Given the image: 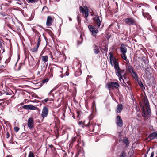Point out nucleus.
Here are the masks:
<instances>
[{
    "mask_svg": "<svg viewBox=\"0 0 157 157\" xmlns=\"http://www.w3.org/2000/svg\"><path fill=\"white\" fill-rule=\"evenodd\" d=\"M88 9L86 6L84 7V8H83L82 6L80 7V12L82 13L83 16L85 18V19L84 21V23H88V20L87 17L88 16Z\"/></svg>",
    "mask_w": 157,
    "mask_h": 157,
    "instance_id": "f257e3e1",
    "label": "nucleus"
},
{
    "mask_svg": "<svg viewBox=\"0 0 157 157\" xmlns=\"http://www.w3.org/2000/svg\"><path fill=\"white\" fill-rule=\"evenodd\" d=\"M84 124L85 126L89 127V130L91 132H93L94 131V124L91 119L89 118L85 121Z\"/></svg>",
    "mask_w": 157,
    "mask_h": 157,
    "instance_id": "f03ea898",
    "label": "nucleus"
},
{
    "mask_svg": "<svg viewBox=\"0 0 157 157\" xmlns=\"http://www.w3.org/2000/svg\"><path fill=\"white\" fill-rule=\"evenodd\" d=\"M127 69L132 75L133 78L135 79H137L138 75L135 72L134 68L132 66L130 65H128L127 67Z\"/></svg>",
    "mask_w": 157,
    "mask_h": 157,
    "instance_id": "7ed1b4c3",
    "label": "nucleus"
},
{
    "mask_svg": "<svg viewBox=\"0 0 157 157\" xmlns=\"http://www.w3.org/2000/svg\"><path fill=\"white\" fill-rule=\"evenodd\" d=\"M119 86V84L117 82H112L108 83L106 86V87H107L109 90L111 89H113L114 88H117Z\"/></svg>",
    "mask_w": 157,
    "mask_h": 157,
    "instance_id": "20e7f679",
    "label": "nucleus"
},
{
    "mask_svg": "<svg viewBox=\"0 0 157 157\" xmlns=\"http://www.w3.org/2000/svg\"><path fill=\"white\" fill-rule=\"evenodd\" d=\"M151 113L150 107L145 108L143 109V112L142 113L143 117L147 119L148 117Z\"/></svg>",
    "mask_w": 157,
    "mask_h": 157,
    "instance_id": "39448f33",
    "label": "nucleus"
},
{
    "mask_svg": "<svg viewBox=\"0 0 157 157\" xmlns=\"http://www.w3.org/2000/svg\"><path fill=\"white\" fill-rule=\"evenodd\" d=\"M93 21L94 24L96 25L97 28H99L102 21V19L100 20L99 17L98 16H96L93 18Z\"/></svg>",
    "mask_w": 157,
    "mask_h": 157,
    "instance_id": "423d86ee",
    "label": "nucleus"
},
{
    "mask_svg": "<svg viewBox=\"0 0 157 157\" xmlns=\"http://www.w3.org/2000/svg\"><path fill=\"white\" fill-rule=\"evenodd\" d=\"M88 28L91 32L92 35L94 36H96L97 33L98 32V30L94 26L91 25H89Z\"/></svg>",
    "mask_w": 157,
    "mask_h": 157,
    "instance_id": "0eeeda50",
    "label": "nucleus"
},
{
    "mask_svg": "<svg viewBox=\"0 0 157 157\" xmlns=\"http://www.w3.org/2000/svg\"><path fill=\"white\" fill-rule=\"evenodd\" d=\"M34 121L33 118H29L27 122V125L29 128L31 130H32L34 127Z\"/></svg>",
    "mask_w": 157,
    "mask_h": 157,
    "instance_id": "6e6552de",
    "label": "nucleus"
},
{
    "mask_svg": "<svg viewBox=\"0 0 157 157\" xmlns=\"http://www.w3.org/2000/svg\"><path fill=\"white\" fill-rule=\"evenodd\" d=\"M124 72V70H121L120 68L116 71L117 75L119 77V80L121 82V79H122V78L123 77L122 74H123Z\"/></svg>",
    "mask_w": 157,
    "mask_h": 157,
    "instance_id": "1a4fd4ad",
    "label": "nucleus"
},
{
    "mask_svg": "<svg viewBox=\"0 0 157 157\" xmlns=\"http://www.w3.org/2000/svg\"><path fill=\"white\" fill-rule=\"evenodd\" d=\"M116 120L117 125L120 127H122L123 124V122L121 116L119 115L117 116L116 117Z\"/></svg>",
    "mask_w": 157,
    "mask_h": 157,
    "instance_id": "9d476101",
    "label": "nucleus"
},
{
    "mask_svg": "<svg viewBox=\"0 0 157 157\" xmlns=\"http://www.w3.org/2000/svg\"><path fill=\"white\" fill-rule=\"evenodd\" d=\"M48 109L47 106H44L43 109L41 116L43 118H44L47 116L48 113Z\"/></svg>",
    "mask_w": 157,
    "mask_h": 157,
    "instance_id": "9b49d317",
    "label": "nucleus"
},
{
    "mask_svg": "<svg viewBox=\"0 0 157 157\" xmlns=\"http://www.w3.org/2000/svg\"><path fill=\"white\" fill-rule=\"evenodd\" d=\"M22 107L26 110H35L36 109V107L32 105H25Z\"/></svg>",
    "mask_w": 157,
    "mask_h": 157,
    "instance_id": "f8f14e48",
    "label": "nucleus"
},
{
    "mask_svg": "<svg viewBox=\"0 0 157 157\" xmlns=\"http://www.w3.org/2000/svg\"><path fill=\"white\" fill-rule=\"evenodd\" d=\"M125 22L128 25H134L135 24V20L131 18H128L125 19Z\"/></svg>",
    "mask_w": 157,
    "mask_h": 157,
    "instance_id": "ddd939ff",
    "label": "nucleus"
},
{
    "mask_svg": "<svg viewBox=\"0 0 157 157\" xmlns=\"http://www.w3.org/2000/svg\"><path fill=\"white\" fill-rule=\"evenodd\" d=\"M110 54L109 56V60L110 63L111 64L112 66H113V64L117 62L116 59L114 57L113 55L109 53Z\"/></svg>",
    "mask_w": 157,
    "mask_h": 157,
    "instance_id": "4468645a",
    "label": "nucleus"
},
{
    "mask_svg": "<svg viewBox=\"0 0 157 157\" xmlns=\"http://www.w3.org/2000/svg\"><path fill=\"white\" fill-rule=\"evenodd\" d=\"M52 18L51 16H48L46 21V25L47 26H50L52 23Z\"/></svg>",
    "mask_w": 157,
    "mask_h": 157,
    "instance_id": "2eb2a0df",
    "label": "nucleus"
},
{
    "mask_svg": "<svg viewBox=\"0 0 157 157\" xmlns=\"http://www.w3.org/2000/svg\"><path fill=\"white\" fill-rule=\"evenodd\" d=\"M123 109V106L122 104H120L117 105L116 110L117 113H121Z\"/></svg>",
    "mask_w": 157,
    "mask_h": 157,
    "instance_id": "dca6fc26",
    "label": "nucleus"
},
{
    "mask_svg": "<svg viewBox=\"0 0 157 157\" xmlns=\"http://www.w3.org/2000/svg\"><path fill=\"white\" fill-rule=\"evenodd\" d=\"M142 13L144 18H147V19H150L151 18V17L149 14L147 13L144 12V10L143 9H142Z\"/></svg>",
    "mask_w": 157,
    "mask_h": 157,
    "instance_id": "f3484780",
    "label": "nucleus"
},
{
    "mask_svg": "<svg viewBox=\"0 0 157 157\" xmlns=\"http://www.w3.org/2000/svg\"><path fill=\"white\" fill-rule=\"evenodd\" d=\"M120 49L122 53H126L127 52V49L123 44H121Z\"/></svg>",
    "mask_w": 157,
    "mask_h": 157,
    "instance_id": "a211bd4d",
    "label": "nucleus"
},
{
    "mask_svg": "<svg viewBox=\"0 0 157 157\" xmlns=\"http://www.w3.org/2000/svg\"><path fill=\"white\" fill-rule=\"evenodd\" d=\"M149 137L151 140L157 138V131L153 132L150 134L149 136Z\"/></svg>",
    "mask_w": 157,
    "mask_h": 157,
    "instance_id": "6ab92c4d",
    "label": "nucleus"
},
{
    "mask_svg": "<svg viewBox=\"0 0 157 157\" xmlns=\"http://www.w3.org/2000/svg\"><path fill=\"white\" fill-rule=\"evenodd\" d=\"M4 92V93L6 95H12L13 94V92L10 89L7 88L5 90H3Z\"/></svg>",
    "mask_w": 157,
    "mask_h": 157,
    "instance_id": "aec40b11",
    "label": "nucleus"
},
{
    "mask_svg": "<svg viewBox=\"0 0 157 157\" xmlns=\"http://www.w3.org/2000/svg\"><path fill=\"white\" fill-rule=\"evenodd\" d=\"M10 81V79H6L4 81H3L2 83H3L4 82L6 86H8L9 87H11L13 86V85L11 83H9Z\"/></svg>",
    "mask_w": 157,
    "mask_h": 157,
    "instance_id": "412c9836",
    "label": "nucleus"
},
{
    "mask_svg": "<svg viewBox=\"0 0 157 157\" xmlns=\"http://www.w3.org/2000/svg\"><path fill=\"white\" fill-rule=\"evenodd\" d=\"M139 78L138 77V75H137V79L135 80L138 82V84L141 88L142 89H143L144 88L145 89V87L142 84L141 81L140 80H139Z\"/></svg>",
    "mask_w": 157,
    "mask_h": 157,
    "instance_id": "4be33fe9",
    "label": "nucleus"
},
{
    "mask_svg": "<svg viewBox=\"0 0 157 157\" xmlns=\"http://www.w3.org/2000/svg\"><path fill=\"white\" fill-rule=\"evenodd\" d=\"M144 103L146 108L150 107L148 101L147 97L145 98Z\"/></svg>",
    "mask_w": 157,
    "mask_h": 157,
    "instance_id": "5701e85b",
    "label": "nucleus"
},
{
    "mask_svg": "<svg viewBox=\"0 0 157 157\" xmlns=\"http://www.w3.org/2000/svg\"><path fill=\"white\" fill-rule=\"evenodd\" d=\"M122 81L124 83L126 84L129 82V80L128 78L125 77L124 76H123V77L122 78V79H121V81Z\"/></svg>",
    "mask_w": 157,
    "mask_h": 157,
    "instance_id": "b1692460",
    "label": "nucleus"
},
{
    "mask_svg": "<svg viewBox=\"0 0 157 157\" xmlns=\"http://www.w3.org/2000/svg\"><path fill=\"white\" fill-rule=\"evenodd\" d=\"M37 36L39 37V38L37 40V45L38 46V47H39L41 41V40L40 38V36L41 35L39 32H37Z\"/></svg>",
    "mask_w": 157,
    "mask_h": 157,
    "instance_id": "393cba45",
    "label": "nucleus"
},
{
    "mask_svg": "<svg viewBox=\"0 0 157 157\" xmlns=\"http://www.w3.org/2000/svg\"><path fill=\"white\" fill-rule=\"evenodd\" d=\"M113 66L116 71L120 68L119 66L118 63L117 62L113 63Z\"/></svg>",
    "mask_w": 157,
    "mask_h": 157,
    "instance_id": "a878e982",
    "label": "nucleus"
},
{
    "mask_svg": "<svg viewBox=\"0 0 157 157\" xmlns=\"http://www.w3.org/2000/svg\"><path fill=\"white\" fill-rule=\"evenodd\" d=\"M56 67H57V66L53 64L51 66V67L50 69V72L51 73V74H52V73L53 72V69H56Z\"/></svg>",
    "mask_w": 157,
    "mask_h": 157,
    "instance_id": "bb28decb",
    "label": "nucleus"
},
{
    "mask_svg": "<svg viewBox=\"0 0 157 157\" xmlns=\"http://www.w3.org/2000/svg\"><path fill=\"white\" fill-rule=\"evenodd\" d=\"M48 56H42V60L43 62L44 63H45L48 60Z\"/></svg>",
    "mask_w": 157,
    "mask_h": 157,
    "instance_id": "cd10ccee",
    "label": "nucleus"
},
{
    "mask_svg": "<svg viewBox=\"0 0 157 157\" xmlns=\"http://www.w3.org/2000/svg\"><path fill=\"white\" fill-rule=\"evenodd\" d=\"M39 0H26L29 3L34 4L37 2Z\"/></svg>",
    "mask_w": 157,
    "mask_h": 157,
    "instance_id": "c85d7f7f",
    "label": "nucleus"
},
{
    "mask_svg": "<svg viewBox=\"0 0 157 157\" xmlns=\"http://www.w3.org/2000/svg\"><path fill=\"white\" fill-rule=\"evenodd\" d=\"M101 49L102 52L103 53L106 52L108 51L107 48L105 46L102 47Z\"/></svg>",
    "mask_w": 157,
    "mask_h": 157,
    "instance_id": "c756f323",
    "label": "nucleus"
},
{
    "mask_svg": "<svg viewBox=\"0 0 157 157\" xmlns=\"http://www.w3.org/2000/svg\"><path fill=\"white\" fill-rule=\"evenodd\" d=\"M81 74V72L80 71V70L78 69L75 73V76L77 77L80 76Z\"/></svg>",
    "mask_w": 157,
    "mask_h": 157,
    "instance_id": "7c9ffc66",
    "label": "nucleus"
},
{
    "mask_svg": "<svg viewBox=\"0 0 157 157\" xmlns=\"http://www.w3.org/2000/svg\"><path fill=\"white\" fill-rule=\"evenodd\" d=\"M14 1L16 2V3L18 4L19 5H21L23 4V2L25 1V0H13Z\"/></svg>",
    "mask_w": 157,
    "mask_h": 157,
    "instance_id": "2f4dec72",
    "label": "nucleus"
},
{
    "mask_svg": "<svg viewBox=\"0 0 157 157\" xmlns=\"http://www.w3.org/2000/svg\"><path fill=\"white\" fill-rule=\"evenodd\" d=\"M47 66V65L46 66H45L44 65H43V66H41V70H40V72L44 71L46 70Z\"/></svg>",
    "mask_w": 157,
    "mask_h": 157,
    "instance_id": "473e14b6",
    "label": "nucleus"
},
{
    "mask_svg": "<svg viewBox=\"0 0 157 157\" xmlns=\"http://www.w3.org/2000/svg\"><path fill=\"white\" fill-rule=\"evenodd\" d=\"M123 142L126 145L128 144H129L128 143V139L126 138H124L123 140Z\"/></svg>",
    "mask_w": 157,
    "mask_h": 157,
    "instance_id": "72a5a7b5",
    "label": "nucleus"
},
{
    "mask_svg": "<svg viewBox=\"0 0 157 157\" xmlns=\"http://www.w3.org/2000/svg\"><path fill=\"white\" fill-rule=\"evenodd\" d=\"M0 15L3 17L6 16V17L5 18H7V17H8V15L4 12H1L0 13Z\"/></svg>",
    "mask_w": 157,
    "mask_h": 157,
    "instance_id": "f704fd0d",
    "label": "nucleus"
},
{
    "mask_svg": "<svg viewBox=\"0 0 157 157\" xmlns=\"http://www.w3.org/2000/svg\"><path fill=\"white\" fill-rule=\"evenodd\" d=\"M122 58L124 60L126 61L127 60V57L125 53H122V54H121Z\"/></svg>",
    "mask_w": 157,
    "mask_h": 157,
    "instance_id": "c9c22d12",
    "label": "nucleus"
},
{
    "mask_svg": "<svg viewBox=\"0 0 157 157\" xmlns=\"http://www.w3.org/2000/svg\"><path fill=\"white\" fill-rule=\"evenodd\" d=\"M39 47L37 46L36 47L34 48L33 49H31V51L33 52H36L38 50Z\"/></svg>",
    "mask_w": 157,
    "mask_h": 157,
    "instance_id": "e433bc0d",
    "label": "nucleus"
},
{
    "mask_svg": "<svg viewBox=\"0 0 157 157\" xmlns=\"http://www.w3.org/2000/svg\"><path fill=\"white\" fill-rule=\"evenodd\" d=\"M77 20L78 21V24L80 23L81 21V19L80 16L78 15L77 16Z\"/></svg>",
    "mask_w": 157,
    "mask_h": 157,
    "instance_id": "4c0bfd02",
    "label": "nucleus"
},
{
    "mask_svg": "<svg viewBox=\"0 0 157 157\" xmlns=\"http://www.w3.org/2000/svg\"><path fill=\"white\" fill-rule=\"evenodd\" d=\"M126 155L125 152H122L120 155V157H126Z\"/></svg>",
    "mask_w": 157,
    "mask_h": 157,
    "instance_id": "58836bf2",
    "label": "nucleus"
},
{
    "mask_svg": "<svg viewBox=\"0 0 157 157\" xmlns=\"http://www.w3.org/2000/svg\"><path fill=\"white\" fill-rule=\"evenodd\" d=\"M93 51H94V53L95 54H97L99 53L100 52V51L99 50V49H93Z\"/></svg>",
    "mask_w": 157,
    "mask_h": 157,
    "instance_id": "ea45409f",
    "label": "nucleus"
},
{
    "mask_svg": "<svg viewBox=\"0 0 157 157\" xmlns=\"http://www.w3.org/2000/svg\"><path fill=\"white\" fill-rule=\"evenodd\" d=\"M28 157H34V155L31 151H30L28 155Z\"/></svg>",
    "mask_w": 157,
    "mask_h": 157,
    "instance_id": "a19ab883",
    "label": "nucleus"
},
{
    "mask_svg": "<svg viewBox=\"0 0 157 157\" xmlns=\"http://www.w3.org/2000/svg\"><path fill=\"white\" fill-rule=\"evenodd\" d=\"M49 79L48 78H46L42 81V83L43 84L45 83L48 82Z\"/></svg>",
    "mask_w": 157,
    "mask_h": 157,
    "instance_id": "79ce46f5",
    "label": "nucleus"
},
{
    "mask_svg": "<svg viewBox=\"0 0 157 157\" xmlns=\"http://www.w3.org/2000/svg\"><path fill=\"white\" fill-rule=\"evenodd\" d=\"M14 130L15 132H17L19 130V128L17 127H15L14 128Z\"/></svg>",
    "mask_w": 157,
    "mask_h": 157,
    "instance_id": "37998d69",
    "label": "nucleus"
},
{
    "mask_svg": "<svg viewBox=\"0 0 157 157\" xmlns=\"http://www.w3.org/2000/svg\"><path fill=\"white\" fill-rule=\"evenodd\" d=\"M135 109L137 112H139L140 110L139 106L136 105Z\"/></svg>",
    "mask_w": 157,
    "mask_h": 157,
    "instance_id": "c03bdc74",
    "label": "nucleus"
},
{
    "mask_svg": "<svg viewBox=\"0 0 157 157\" xmlns=\"http://www.w3.org/2000/svg\"><path fill=\"white\" fill-rule=\"evenodd\" d=\"M93 49H99L98 47L96 45L94 44L93 46Z\"/></svg>",
    "mask_w": 157,
    "mask_h": 157,
    "instance_id": "a18cd8bd",
    "label": "nucleus"
},
{
    "mask_svg": "<svg viewBox=\"0 0 157 157\" xmlns=\"http://www.w3.org/2000/svg\"><path fill=\"white\" fill-rule=\"evenodd\" d=\"M76 138L75 137H74L72 139V140L71 141L73 142V143H74L76 141Z\"/></svg>",
    "mask_w": 157,
    "mask_h": 157,
    "instance_id": "49530a36",
    "label": "nucleus"
},
{
    "mask_svg": "<svg viewBox=\"0 0 157 157\" xmlns=\"http://www.w3.org/2000/svg\"><path fill=\"white\" fill-rule=\"evenodd\" d=\"M74 143L71 141L70 142V144H69V146L70 147H71L73 145Z\"/></svg>",
    "mask_w": 157,
    "mask_h": 157,
    "instance_id": "de8ad7c7",
    "label": "nucleus"
},
{
    "mask_svg": "<svg viewBox=\"0 0 157 157\" xmlns=\"http://www.w3.org/2000/svg\"><path fill=\"white\" fill-rule=\"evenodd\" d=\"M48 100H49L48 98H46L43 101V102H46L48 101Z\"/></svg>",
    "mask_w": 157,
    "mask_h": 157,
    "instance_id": "09e8293b",
    "label": "nucleus"
},
{
    "mask_svg": "<svg viewBox=\"0 0 157 157\" xmlns=\"http://www.w3.org/2000/svg\"><path fill=\"white\" fill-rule=\"evenodd\" d=\"M153 37L154 39H157V36L155 35H154L153 36Z\"/></svg>",
    "mask_w": 157,
    "mask_h": 157,
    "instance_id": "8fccbe9b",
    "label": "nucleus"
},
{
    "mask_svg": "<svg viewBox=\"0 0 157 157\" xmlns=\"http://www.w3.org/2000/svg\"><path fill=\"white\" fill-rule=\"evenodd\" d=\"M9 136H10L9 134V133L8 132H7V133L6 136V138H8L9 137Z\"/></svg>",
    "mask_w": 157,
    "mask_h": 157,
    "instance_id": "3c124183",
    "label": "nucleus"
},
{
    "mask_svg": "<svg viewBox=\"0 0 157 157\" xmlns=\"http://www.w3.org/2000/svg\"><path fill=\"white\" fill-rule=\"evenodd\" d=\"M154 155V153L153 152H152L151 153V155L150 156V157H153Z\"/></svg>",
    "mask_w": 157,
    "mask_h": 157,
    "instance_id": "603ef678",
    "label": "nucleus"
},
{
    "mask_svg": "<svg viewBox=\"0 0 157 157\" xmlns=\"http://www.w3.org/2000/svg\"><path fill=\"white\" fill-rule=\"evenodd\" d=\"M9 20L10 21H12L13 23H14V22L13 21V20L12 19V18H10Z\"/></svg>",
    "mask_w": 157,
    "mask_h": 157,
    "instance_id": "864d4df0",
    "label": "nucleus"
},
{
    "mask_svg": "<svg viewBox=\"0 0 157 157\" xmlns=\"http://www.w3.org/2000/svg\"><path fill=\"white\" fill-rule=\"evenodd\" d=\"M21 65L20 64L19 66V68L17 70H19L20 69V68H21Z\"/></svg>",
    "mask_w": 157,
    "mask_h": 157,
    "instance_id": "5fc2aeb1",
    "label": "nucleus"
},
{
    "mask_svg": "<svg viewBox=\"0 0 157 157\" xmlns=\"http://www.w3.org/2000/svg\"><path fill=\"white\" fill-rule=\"evenodd\" d=\"M67 155V153H65L63 154V157H66Z\"/></svg>",
    "mask_w": 157,
    "mask_h": 157,
    "instance_id": "6e6d98bb",
    "label": "nucleus"
},
{
    "mask_svg": "<svg viewBox=\"0 0 157 157\" xmlns=\"http://www.w3.org/2000/svg\"><path fill=\"white\" fill-rule=\"evenodd\" d=\"M88 77H92V76H88L87 77V78L86 79V82L87 81V79H88Z\"/></svg>",
    "mask_w": 157,
    "mask_h": 157,
    "instance_id": "4d7b16f0",
    "label": "nucleus"
},
{
    "mask_svg": "<svg viewBox=\"0 0 157 157\" xmlns=\"http://www.w3.org/2000/svg\"><path fill=\"white\" fill-rule=\"evenodd\" d=\"M69 20L70 21H72V19L71 18L69 17Z\"/></svg>",
    "mask_w": 157,
    "mask_h": 157,
    "instance_id": "13d9d810",
    "label": "nucleus"
},
{
    "mask_svg": "<svg viewBox=\"0 0 157 157\" xmlns=\"http://www.w3.org/2000/svg\"><path fill=\"white\" fill-rule=\"evenodd\" d=\"M68 154L69 155H70V154L72 155L73 153L72 152H69Z\"/></svg>",
    "mask_w": 157,
    "mask_h": 157,
    "instance_id": "bf43d9fd",
    "label": "nucleus"
},
{
    "mask_svg": "<svg viewBox=\"0 0 157 157\" xmlns=\"http://www.w3.org/2000/svg\"><path fill=\"white\" fill-rule=\"evenodd\" d=\"M52 59H56V60H57V58H54L53 57H52Z\"/></svg>",
    "mask_w": 157,
    "mask_h": 157,
    "instance_id": "052dcab7",
    "label": "nucleus"
},
{
    "mask_svg": "<svg viewBox=\"0 0 157 157\" xmlns=\"http://www.w3.org/2000/svg\"><path fill=\"white\" fill-rule=\"evenodd\" d=\"M136 7H138V8H140L141 7V6H139L138 5H136Z\"/></svg>",
    "mask_w": 157,
    "mask_h": 157,
    "instance_id": "680f3d73",
    "label": "nucleus"
},
{
    "mask_svg": "<svg viewBox=\"0 0 157 157\" xmlns=\"http://www.w3.org/2000/svg\"><path fill=\"white\" fill-rule=\"evenodd\" d=\"M81 42H79L78 41V44L79 45L81 44Z\"/></svg>",
    "mask_w": 157,
    "mask_h": 157,
    "instance_id": "e2e57ef3",
    "label": "nucleus"
},
{
    "mask_svg": "<svg viewBox=\"0 0 157 157\" xmlns=\"http://www.w3.org/2000/svg\"><path fill=\"white\" fill-rule=\"evenodd\" d=\"M4 94V93L2 94V92H1L0 91V96L2 95V94Z\"/></svg>",
    "mask_w": 157,
    "mask_h": 157,
    "instance_id": "0e129e2a",
    "label": "nucleus"
},
{
    "mask_svg": "<svg viewBox=\"0 0 157 157\" xmlns=\"http://www.w3.org/2000/svg\"><path fill=\"white\" fill-rule=\"evenodd\" d=\"M78 144L80 143V141L79 140H78Z\"/></svg>",
    "mask_w": 157,
    "mask_h": 157,
    "instance_id": "69168bd1",
    "label": "nucleus"
},
{
    "mask_svg": "<svg viewBox=\"0 0 157 157\" xmlns=\"http://www.w3.org/2000/svg\"><path fill=\"white\" fill-rule=\"evenodd\" d=\"M6 157H12L11 156H10L8 155V156H6Z\"/></svg>",
    "mask_w": 157,
    "mask_h": 157,
    "instance_id": "338daca9",
    "label": "nucleus"
},
{
    "mask_svg": "<svg viewBox=\"0 0 157 157\" xmlns=\"http://www.w3.org/2000/svg\"><path fill=\"white\" fill-rule=\"evenodd\" d=\"M148 151H147V153H146V154H147H147H148Z\"/></svg>",
    "mask_w": 157,
    "mask_h": 157,
    "instance_id": "774afa93",
    "label": "nucleus"
}]
</instances>
